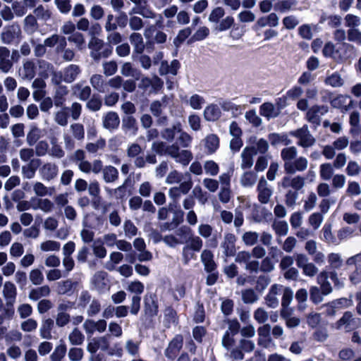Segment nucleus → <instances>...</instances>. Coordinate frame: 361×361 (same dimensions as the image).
I'll return each instance as SVG.
<instances>
[{"instance_id": "f257e3e1", "label": "nucleus", "mask_w": 361, "mask_h": 361, "mask_svg": "<svg viewBox=\"0 0 361 361\" xmlns=\"http://www.w3.org/2000/svg\"><path fill=\"white\" fill-rule=\"evenodd\" d=\"M72 160L78 165V169L83 173L98 174L102 169V161L94 159L92 162L86 160V153L83 149L75 150L72 155Z\"/></svg>"}, {"instance_id": "f03ea898", "label": "nucleus", "mask_w": 361, "mask_h": 361, "mask_svg": "<svg viewBox=\"0 0 361 361\" xmlns=\"http://www.w3.org/2000/svg\"><path fill=\"white\" fill-rule=\"evenodd\" d=\"M126 290L134 294L131 298L130 313L136 315L140 309L141 297L140 295L144 292L145 286L139 281H130L128 283Z\"/></svg>"}, {"instance_id": "7ed1b4c3", "label": "nucleus", "mask_w": 361, "mask_h": 361, "mask_svg": "<svg viewBox=\"0 0 361 361\" xmlns=\"http://www.w3.org/2000/svg\"><path fill=\"white\" fill-rule=\"evenodd\" d=\"M290 135L298 140L297 145L302 148L311 147L316 143V139L310 133L307 125L290 131Z\"/></svg>"}, {"instance_id": "20e7f679", "label": "nucleus", "mask_w": 361, "mask_h": 361, "mask_svg": "<svg viewBox=\"0 0 361 361\" xmlns=\"http://www.w3.org/2000/svg\"><path fill=\"white\" fill-rule=\"evenodd\" d=\"M168 155L173 158L176 162L185 166H188L192 159V154L187 149H180L177 144H173L169 146Z\"/></svg>"}, {"instance_id": "39448f33", "label": "nucleus", "mask_w": 361, "mask_h": 361, "mask_svg": "<svg viewBox=\"0 0 361 361\" xmlns=\"http://www.w3.org/2000/svg\"><path fill=\"white\" fill-rule=\"evenodd\" d=\"M360 326V320L355 317L350 312H345L343 317L336 323L338 329H345L346 331H352Z\"/></svg>"}, {"instance_id": "423d86ee", "label": "nucleus", "mask_w": 361, "mask_h": 361, "mask_svg": "<svg viewBox=\"0 0 361 361\" xmlns=\"http://www.w3.org/2000/svg\"><path fill=\"white\" fill-rule=\"evenodd\" d=\"M188 176V180L182 182L178 186L171 188L169 190V197L174 202H177L182 195H186L192 187V181L190 175L185 173Z\"/></svg>"}, {"instance_id": "0eeeda50", "label": "nucleus", "mask_w": 361, "mask_h": 361, "mask_svg": "<svg viewBox=\"0 0 361 361\" xmlns=\"http://www.w3.org/2000/svg\"><path fill=\"white\" fill-rule=\"evenodd\" d=\"M327 111V106L323 105H314L307 110L305 118L308 122L312 123L314 125L315 128H317L320 126L321 116L326 114Z\"/></svg>"}, {"instance_id": "6e6552de", "label": "nucleus", "mask_w": 361, "mask_h": 361, "mask_svg": "<svg viewBox=\"0 0 361 361\" xmlns=\"http://www.w3.org/2000/svg\"><path fill=\"white\" fill-rule=\"evenodd\" d=\"M21 35V30L18 24H12L4 28L1 33L2 43L9 44L18 39Z\"/></svg>"}, {"instance_id": "1a4fd4ad", "label": "nucleus", "mask_w": 361, "mask_h": 361, "mask_svg": "<svg viewBox=\"0 0 361 361\" xmlns=\"http://www.w3.org/2000/svg\"><path fill=\"white\" fill-rule=\"evenodd\" d=\"M280 185L283 188H291L294 191L298 192L302 190L305 185V178L300 175L295 176H285Z\"/></svg>"}, {"instance_id": "9d476101", "label": "nucleus", "mask_w": 361, "mask_h": 361, "mask_svg": "<svg viewBox=\"0 0 361 361\" xmlns=\"http://www.w3.org/2000/svg\"><path fill=\"white\" fill-rule=\"evenodd\" d=\"M283 286L279 284H274L271 286L268 293L264 298L265 304L270 308H276L279 304L278 296L281 294Z\"/></svg>"}, {"instance_id": "9b49d317", "label": "nucleus", "mask_w": 361, "mask_h": 361, "mask_svg": "<svg viewBox=\"0 0 361 361\" xmlns=\"http://www.w3.org/2000/svg\"><path fill=\"white\" fill-rule=\"evenodd\" d=\"M18 75L23 80H32L36 75V66L35 62L30 59L23 61L22 66L18 71Z\"/></svg>"}, {"instance_id": "f8f14e48", "label": "nucleus", "mask_w": 361, "mask_h": 361, "mask_svg": "<svg viewBox=\"0 0 361 361\" xmlns=\"http://www.w3.org/2000/svg\"><path fill=\"white\" fill-rule=\"evenodd\" d=\"M257 191L258 193V200L262 204H267L273 194V190L269 187L267 181L264 177H262L259 179L257 187Z\"/></svg>"}, {"instance_id": "ddd939ff", "label": "nucleus", "mask_w": 361, "mask_h": 361, "mask_svg": "<svg viewBox=\"0 0 361 361\" xmlns=\"http://www.w3.org/2000/svg\"><path fill=\"white\" fill-rule=\"evenodd\" d=\"M59 173L58 166L52 162H47L39 169L41 178L45 181H51L54 179Z\"/></svg>"}, {"instance_id": "4468645a", "label": "nucleus", "mask_w": 361, "mask_h": 361, "mask_svg": "<svg viewBox=\"0 0 361 361\" xmlns=\"http://www.w3.org/2000/svg\"><path fill=\"white\" fill-rule=\"evenodd\" d=\"M107 326V323L104 319L94 321L92 319H86L82 324V327L87 334H93L95 331L104 333Z\"/></svg>"}, {"instance_id": "2eb2a0df", "label": "nucleus", "mask_w": 361, "mask_h": 361, "mask_svg": "<svg viewBox=\"0 0 361 361\" xmlns=\"http://www.w3.org/2000/svg\"><path fill=\"white\" fill-rule=\"evenodd\" d=\"M308 160L305 157L295 158L290 164L286 165L285 172L287 174H294L296 172H303L308 167Z\"/></svg>"}, {"instance_id": "dca6fc26", "label": "nucleus", "mask_w": 361, "mask_h": 361, "mask_svg": "<svg viewBox=\"0 0 361 361\" xmlns=\"http://www.w3.org/2000/svg\"><path fill=\"white\" fill-rule=\"evenodd\" d=\"M13 66L9 49L5 47H0V71L8 73L11 71Z\"/></svg>"}, {"instance_id": "f3484780", "label": "nucleus", "mask_w": 361, "mask_h": 361, "mask_svg": "<svg viewBox=\"0 0 361 361\" xmlns=\"http://www.w3.org/2000/svg\"><path fill=\"white\" fill-rule=\"evenodd\" d=\"M235 242L236 237L234 234L231 233L224 234V240L221 243V247L226 256L231 257L235 255L236 251Z\"/></svg>"}, {"instance_id": "a211bd4d", "label": "nucleus", "mask_w": 361, "mask_h": 361, "mask_svg": "<svg viewBox=\"0 0 361 361\" xmlns=\"http://www.w3.org/2000/svg\"><path fill=\"white\" fill-rule=\"evenodd\" d=\"M255 155H256V152L254 147H246L243 149L240 154L242 169H250L253 166Z\"/></svg>"}, {"instance_id": "6ab92c4d", "label": "nucleus", "mask_w": 361, "mask_h": 361, "mask_svg": "<svg viewBox=\"0 0 361 361\" xmlns=\"http://www.w3.org/2000/svg\"><path fill=\"white\" fill-rule=\"evenodd\" d=\"M3 295L6 301V305L13 307L16 302L17 295V289L13 283L6 281L4 285Z\"/></svg>"}, {"instance_id": "aec40b11", "label": "nucleus", "mask_w": 361, "mask_h": 361, "mask_svg": "<svg viewBox=\"0 0 361 361\" xmlns=\"http://www.w3.org/2000/svg\"><path fill=\"white\" fill-rule=\"evenodd\" d=\"M353 49V46L350 44L343 42L339 44L336 48L332 42H327L323 49V54L327 57H333L334 59L336 58V54L339 52L340 50H350Z\"/></svg>"}, {"instance_id": "412c9836", "label": "nucleus", "mask_w": 361, "mask_h": 361, "mask_svg": "<svg viewBox=\"0 0 361 361\" xmlns=\"http://www.w3.org/2000/svg\"><path fill=\"white\" fill-rule=\"evenodd\" d=\"M183 346V337L180 335H177L169 343L168 348L165 350V355L169 359H174L177 353L180 351Z\"/></svg>"}, {"instance_id": "4be33fe9", "label": "nucleus", "mask_w": 361, "mask_h": 361, "mask_svg": "<svg viewBox=\"0 0 361 361\" xmlns=\"http://www.w3.org/2000/svg\"><path fill=\"white\" fill-rule=\"evenodd\" d=\"M103 127L109 130L118 128L120 124V118L117 113L109 111L102 118Z\"/></svg>"}, {"instance_id": "5701e85b", "label": "nucleus", "mask_w": 361, "mask_h": 361, "mask_svg": "<svg viewBox=\"0 0 361 361\" xmlns=\"http://www.w3.org/2000/svg\"><path fill=\"white\" fill-rule=\"evenodd\" d=\"M281 109L276 107L271 102H264L259 106L260 115L268 120L277 117Z\"/></svg>"}, {"instance_id": "b1692460", "label": "nucleus", "mask_w": 361, "mask_h": 361, "mask_svg": "<svg viewBox=\"0 0 361 361\" xmlns=\"http://www.w3.org/2000/svg\"><path fill=\"white\" fill-rule=\"evenodd\" d=\"M103 45L104 42L102 39L96 37H91L88 43V47L92 50L90 56L92 59L96 61L100 59L102 56L100 51L102 50Z\"/></svg>"}, {"instance_id": "393cba45", "label": "nucleus", "mask_w": 361, "mask_h": 361, "mask_svg": "<svg viewBox=\"0 0 361 361\" xmlns=\"http://www.w3.org/2000/svg\"><path fill=\"white\" fill-rule=\"evenodd\" d=\"M328 279V271L323 270L317 276V283L320 285V290L324 295H328L333 291V288Z\"/></svg>"}, {"instance_id": "a878e982", "label": "nucleus", "mask_w": 361, "mask_h": 361, "mask_svg": "<svg viewBox=\"0 0 361 361\" xmlns=\"http://www.w3.org/2000/svg\"><path fill=\"white\" fill-rule=\"evenodd\" d=\"M80 73V68L78 65L71 64L63 70V80L71 83L73 82Z\"/></svg>"}, {"instance_id": "bb28decb", "label": "nucleus", "mask_w": 361, "mask_h": 361, "mask_svg": "<svg viewBox=\"0 0 361 361\" xmlns=\"http://www.w3.org/2000/svg\"><path fill=\"white\" fill-rule=\"evenodd\" d=\"M201 261L204 266V269L207 272H213L216 265L214 261V255L209 250H204L201 254Z\"/></svg>"}, {"instance_id": "cd10ccee", "label": "nucleus", "mask_w": 361, "mask_h": 361, "mask_svg": "<svg viewBox=\"0 0 361 361\" xmlns=\"http://www.w3.org/2000/svg\"><path fill=\"white\" fill-rule=\"evenodd\" d=\"M90 82L92 87L97 91L102 93L108 91V83L102 75H92Z\"/></svg>"}, {"instance_id": "c85d7f7f", "label": "nucleus", "mask_w": 361, "mask_h": 361, "mask_svg": "<svg viewBox=\"0 0 361 361\" xmlns=\"http://www.w3.org/2000/svg\"><path fill=\"white\" fill-rule=\"evenodd\" d=\"M32 200L36 202L32 205V209L34 210L39 209L44 213H50L54 209V203L47 198H34Z\"/></svg>"}, {"instance_id": "c756f323", "label": "nucleus", "mask_w": 361, "mask_h": 361, "mask_svg": "<svg viewBox=\"0 0 361 361\" xmlns=\"http://www.w3.org/2000/svg\"><path fill=\"white\" fill-rule=\"evenodd\" d=\"M298 155V149L295 146H290L285 147L281 151V157L283 161V168L286 169V165L290 164Z\"/></svg>"}, {"instance_id": "7c9ffc66", "label": "nucleus", "mask_w": 361, "mask_h": 361, "mask_svg": "<svg viewBox=\"0 0 361 361\" xmlns=\"http://www.w3.org/2000/svg\"><path fill=\"white\" fill-rule=\"evenodd\" d=\"M221 115L220 108L216 104H209L204 110V117L207 121H217Z\"/></svg>"}, {"instance_id": "2f4dec72", "label": "nucleus", "mask_w": 361, "mask_h": 361, "mask_svg": "<svg viewBox=\"0 0 361 361\" xmlns=\"http://www.w3.org/2000/svg\"><path fill=\"white\" fill-rule=\"evenodd\" d=\"M102 177L104 182L114 183L118 178V171L113 166L108 165L104 167L102 165Z\"/></svg>"}, {"instance_id": "473e14b6", "label": "nucleus", "mask_w": 361, "mask_h": 361, "mask_svg": "<svg viewBox=\"0 0 361 361\" xmlns=\"http://www.w3.org/2000/svg\"><path fill=\"white\" fill-rule=\"evenodd\" d=\"M204 147L209 154L214 153L219 147V138L215 134L208 135L204 140Z\"/></svg>"}, {"instance_id": "72a5a7b5", "label": "nucleus", "mask_w": 361, "mask_h": 361, "mask_svg": "<svg viewBox=\"0 0 361 361\" xmlns=\"http://www.w3.org/2000/svg\"><path fill=\"white\" fill-rule=\"evenodd\" d=\"M332 105L336 108H344L347 111L353 106V101L349 95L340 94L334 99Z\"/></svg>"}, {"instance_id": "f704fd0d", "label": "nucleus", "mask_w": 361, "mask_h": 361, "mask_svg": "<svg viewBox=\"0 0 361 361\" xmlns=\"http://www.w3.org/2000/svg\"><path fill=\"white\" fill-rule=\"evenodd\" d=\"M32 189L35 194L38 197L51 196L55 192L54 187H47L39 181L34 183Z\"/></svg>"}, {"instance_id": "c9c22d12", "label": "nucleus", "mask_w": 361, "mask_h": 361, "mask_svg": "<svg viewBox=\"0 0 361 361\" xmlns=\"http://www.w3.org/2000/svg\"><path fill=\"white\" fill-rule=\"evenodd\" d=\"M270 330L271 326L269 324H265L258 329L257 331L259 335V345H263L265 348L269 345L271 341V338L269 337Z\"/></svg>"}, {"instance_id": "e433bc0d", "label": "nucleus", "mask_w": 361, "mask_h": 361, "mask_svg": "<svg viewBox=\"0 0 361 361\" xmlns=\"http://www.w3.org/2000/svg\"><path fill=\"white\" fill-rule=\"evenodd\" d=\"M268 138L272 146H276L279 144L289 145L292 143L291 140L288 138L286 133H271L269 135Z\"/></svg>"}, {"instance_id": "4c0bfd02", "label": "nucleus", "mask_w": 361, "mask_h": 361, "mask_svg": "<svg viewBox=\"0 0 361 361\" xmlns=\"http://www.w3.org/2000/svg\"><path fill=\"white\" fill-rule=\"evenodd\" d=\"M41 160L39 159H33L27 166H23L22 172L25 178L31 179L35 177L36 169L40 164Z\"/></svg>"}, {"instance_id": "58836bf2", "label": "nucleus", "mask_w": 361, "mask_h": 361, "mask_svg": "<svg viewBox=\"0 0 361 361\" xmlns=\"http://www.w3.org/2000/svg\"><path fill=\"white\" fill-rule=\"evenodd\" d=\"M322 239L329 244L338 245L339 241L337 237H335L332 232V225L331 224H325L322 229Z\"/></svg>"}, {"instance_id": "ea45409f", "label": "nucleus", "mask_w": 361, "mask_h": 361, "mask_svg": "<svg viewBox=\"0 0 361 361\" xmlns=\"http://www.w3.org/2000/svg\"><path fill=\"white\" fill-rule=\"evenodd\" d=\"M154 20H155L154 25H149L144 31V35L147 39L152 36L157 28L161 29L164 27V16L162 14L157 13Z\"/></svg>"}, {"instance_id": "a19ab883", "label": "nucleus", "mask_w": 361, "mask_h": 361, "mask_svg": "<svg viewBox=\"0 0 361 361\" xmlns=\"http://www.w3.org/2000/svg\"><path fill=\"white\" fill-rule=\"evenodd\" d=\"M168 97L164 96L161 100H155L152 102L150 105V111L156 116L159 117L162 113V110L166 108L167 104Z\"/></svg>"}, {"instance_id": "79ce46f5", "label": "nucleus", "mask_w": 361, "mask_h": 361, "mask_svg": "<svg viewBox=\"0 0 361 361\" xmlns=\"http://www.w3.org/2000/svg\"><path fill=\"white\" fill-rule=\"evenodd\" d=\"M130 42L134 47V51L138 54L143 52L145 44L140 33L133 32L130 36Z\"/></svg>"}, {"instance_id": "37998d69", "label": "nucleus", "mask_w": 361, "mask_h": 361, "mask_svg": "<svg viewBox=\"0 0 361 361\" xmlns=\"http://www.w3.org/2000/svg\"><path fill=\"white\" fill-rule=\"evenodd\" d=\"M334 167L331 163H324L319 166V176L323 180H329L334 176Z\"/></svg>"}, {"instance_id": "c03bdc74", "label": "nucleus", "mask_w": 361, "mask_h": 361, "mask_svg": "<svg viewBox=\"0 0 361 361\" xmlns=\"http://www.w3.org/2000/svg\"><path fill=\"white\" fill-rule=\"evenodd\" d=\"M68 341L73 345H80L84 343L85 336L78 328L75 327L69 334Z\"/></svg>"}, {"instance_id": "a18cd8bd", "label": "nucleus", "mask_w": 361, "mask_h": 361, "mask_svg": "<svg viewBox=\"0 0 361 361\" xmlns=\"http://www.w3.org/2000/svg\"><path fill=\"white\" fill-rule=\"evenodd\" d=\"M42 137V130L35 125L30 126V130L27 134L26 141L30 146H33Z\"/></svg>"}, {"instance_id": "49530a36", "label": "nucleus", "mask_w": 361, "mask_h": 361, "mask_svg": "<svg viewBox=\"0 0 361 361\" xmlns=\"http://www.w3.org/2000/svg\"><path fill=\"white\" fill-rule=\"evenodd\" d=\"M51 290L48 286H43L30 290L29 298L32 300H37L42 297L48 296Z\"/></svg>"}, {"instance_id": "de8ad7c7", "label": "nucleus", "mask_w": 361, "mask_h": 361, "mask_svg": "<svg viewBox=\"0 0 361 361\" xmlns=\"http://www.w3.org/2000/svg\"><path fill=\"white\" fill-rule=\"evenodd\" d=\"M257 179V175L253 171H246L240 177V183L243 187H252Z\"/></svg>"}, {"instance_id": "09e8293b", "label": "nucleus", "mask_w": 361, "mask_h": 361, "mask_svg": "<svg viewBox=\"0 0 361 361\" xmlns=\"http://www.w3.org/2000/svg\"><path fill=\"white\" fill-rule=\"evenodd\" d=\"M131 13H137L140 16H142L145 18H150L154 19L155 18V16L157 15V13L154 12L148 5L145 4V6H142L139 9L136 10V8H132L130 14Z\"/></svg>"}, {"instance_id": "8fccbe9b", "label": "nucleus", "mask_w": 361, "mask_h": 361, "mask_svg": "<svg viewBox=\"0 0 361 361\" xmlns=\"http://www.w3.org/2000/svg\"><path fill=\"white\" fill-rule=\"evenodd\" d=\"M37 29V23L35 17L28 15L24 19V30L29 35L34 33Z\"/></svg>"}, {"instance_id": "3c124183", "label": "nucleus", "mask_w": 361, "mask_h": 361, "mask_svg": "<svg viewBox=\"0 0 361 361\" xmlns=\"http://www.w3.org/2000/svg\"><path fill=\"white\" fill-rule=\"evenodd\" d=\"M121 73L126 77H133L138 80L140 72L134 68L130 62L124 63L121 68Z\"/></svg>"}, {"instance_id": "603ef678", "label": "nucleus", "mask_w": 361, "mask_h": 361, "mask_svg": "<svg viewBox=\"0 0 361 361\" xmlns=\"http://www.w3.org/2000/svg\"><path fill=\"white\" fill-rule=\"evenodd\" d=\"M181 131V125L178 123L173 125L171 128L164 129L161 132V137L167 141H172L176 133Z\"/></svg>"}, {"instance_id": "864d4df0", "label": "nucleus", "mask_w": 361, "mask_h": 361, "mask_svg": "<svg viewBox=\"0 0 361 361\" xmlns=\"http://www.w3.org/2000/svg\"><path fill=\"white\" fill-rule=\"evenodd\" d=\"M355 229L349 226H345L339 229L337 232V239L339 243L343 240H346L355 235H357Z\"/></svg>"}, {"instance_id": "5fc2aeb1", "label": "nucleus", "mask_w": 361, "mask_h": 361, "mask_svg": "<svg viewBox=\"0 0 361 361\" xmlns=\"http://www.w3.org/2000/svg\"><path fill=\"white\" fill-rule=\"evenodd\" d=\"M325 83L333 87H340L344 84V80L338 73L335 72L326 78Z\"/></svg>"}, {"instance_id": "6e6d98bb", "label": "nucleus", "mask_w": 361, "mask_h": 361, "mask_svg": "<svg viewBox=\"0 0 361 361\" xmlns=\"http://www.w3.org/2000/svg\"><path fill=\"white\" fill-rule=\"evenodd\" d=\"M327 260L330 269H338L343 265V259L338 253H330L328 255Z\"/></svg>"}, {"instance_id": "4d7b16f0", "label": "nucleus", "mask_w": 361, "mask_h": 361, "mask_svg": "<svg viewBox=\"0 0 361 361\" xmlns=\"http://www.w3.org/2000/svg\"><path fill=\"white\" fill-rule=\"evenodd\" d=\"M271 226L276 234L278 235L284 236L287 235L288 232V224L285 221L275 220Z\"/></svg>"}, {"instance_id": "13d9d810", "label": "nucleus", "mask_w": 361, "mask_h": 361, "mask_svg": "<svg viewBox=\"0 0 361 361\" xmlns=\"http://www.w3.org/2000/svg\"><path fill=\"white\" fill-rule=\"evenodd\" d=\"M70 130L73 137L79 141H82L85 138V129L83 126L79 123H75L70 126Z\"/></svg>"}, {"instance_id": "bf43d9fd", "label": "nucleus", "mask_w": 361, "mask_h": 361, "mask_svg": "<svg viewBox=\"0 0 361 361\" xmlns=\"http://www.w3.org/2000/svg\"><path fill=\"white\" fill-rule=\"evenodd\" d=\"M189 247L193 252H200L203 246V241L199 235H190L188 238Z\"/></svg>"}, {"instance_id": "052dcab7", "label": "nucleus", "mask_w": 361, "mask_h": 361, "mask_svg": "<svg viewBox=\"0 0 361 361\" xmlns=\"http://www.w3.org/2000/svg\"><path fill=\"white\" fill-rule=\"evenodd\" d=\"M106 146L105 139L100 137L95 142H88L86 144V150L91 154L97 153L99 150L103 149Z\"/></svg>"}, {"instance_id": "680f3d73", "label": "nucleus", "mask_w": 361, "mask_h": 361, "mask_svg": "<svg viewBox=\"0 0 361 361\" xmlns=\"http://www.w3.org/2000/svg\"><path fill=\"white\" fill-rule=\"evenodd\" d=\"M203 168L206 174L210 176H216L219 172V166L213 160L205 161Z\"/></svg>"}, {"instance_id": "e2e57ef3", "label": "nucleus", "mask_w": 361, "mask_h": 361, "mask_svg": "<svg viewBox=\"0 0 361 361\" xmlns=\"http://www.w3.org/2000/svg\"><path fill=\"white\" fill-rule=\"evenodd\" d=\"M38 64L39 75L42 78H47L51 75V73H53L54 66L50 63L44 60H39L38 61Z\"/></svg>"}, {"instance_id": "0e129e2a", "label": "nucleus", "mask_w": 361, "mask_h": 361, "mask_svg": "<svg viewBox=\"0 0 361 361\" xmlns=\"http://www.w3.org/2000/svg\"><path fill=\"white\" fill-rule=\"evenodd\" d=\"M164 322L166 326L170 327L177 323L176 312L172 308L168 307L164 311Z\"/></svg>"}, {"instance_id": "69168bd1", "label": "nucleus", "mask_w": 361, "mask_h": 361, "mask_svg": "<svg viewBox=\"0 0 361 361\" xmlns=\"http://www.w3.org/2000/svg\"><path fill=\"white\" fill-rule=\"evenodd\" d=\"M242 300L246 304H252L258 300V295L252 288L242 290Z\"/></svg>"}, {"instance_id": "338daca9", "label": "nucleus", "mask_w": 361, "mask_h": 361, "mask_svg": "<svg viewBox=\"0 0 361 361\" xmlns=\"http://www.w3.org/2000/svg\"><path fill=\"white\" fill-rule=\"evenodd\" d=\"M259 238V235L258 233L247 231L243 235L242 240L247 246H252L257 243Z\"/></svg>"}, {"instance_id": "774afa93", "label": "nucleus", "mask_w": 361, "mask_h": 361, "mask_svg": "<svg viewBox=\"0 0 361 361\" xmlns=\"http://www.w3.org/2000/svg\"><path fill=\"white\" fill-rule=\"evenodd\" d=\"M66 350L65 344H60L57 345L50 355L51 361H62L66 353Z\"/></svg>"}]
</instances>
